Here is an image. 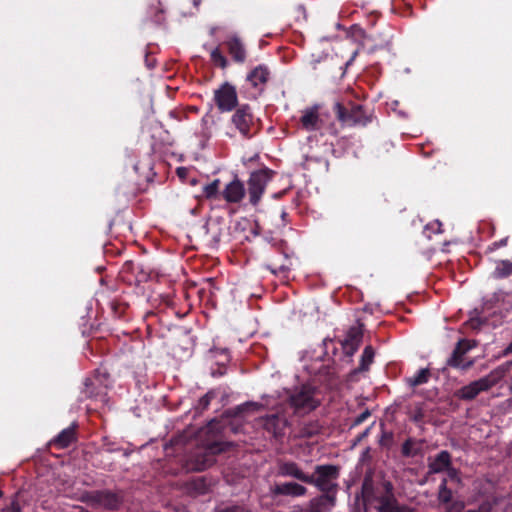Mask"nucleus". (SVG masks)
Instances as JSON below:
<instances>
[{"label": "nucleus", "mask_w": 512, "mask_h": 512, "mask_svg": "<svg viewBox=\"0 0 512 512\" xmlns=\"http://www.w3.org/2000/svg\"><path fill=\"white\" fill-rule=\"evenodd\" d=\"M264 409V405L258 402L247 401L243 404L237 405L229 410V414L233 417L242 418L247 414L258 412Z\"/></svg>", "instance_id": "26"}, {"label": "nucleus", "mask_w": 512, "mask_h": 512, "mask_svg": "<svg viewBox=\"0 0 512 512\" xmlns=\"http://www.w3.org/2000/svg\"><path fill=\"white\" fill-rule=\"evenodd\" d=\"M508 365H500L488 375L463 386L456 392V396L465 401L475 399L481 392L495 386L508 372Z\"/></svg>", "instance_id": "5"}, {"label": "nucleus", "mask_w": 512, "mask_h": 512, "mask_svg": "<svg viewBox=\"0 0 512 512\" xmlns=\"http://www.w3.org/2000/svg\"><path fill=\"white\" fill-rule=\"evenodd\" d=\"M279 258V261L270 259L268 263L265 265L266 269H268L273 274H278L279 272H284L287 270L285 264L287 260L286 255L281 254Z\"/></svg>", "instance_id": "36"}, {"label": "nucleus", "mask_w": 512, "mask_h": 512, "mask_svg": "<svg viewBox=\"0 0 512 512\" xmlns=\"http://www.w3.org/2000/svg\"><path fill=\"white\" fill-rule=\"evenodd\" d=\"M385 495L377 498L379 503L378 512H417L415 508L400 504L393 494V485L390 482L384 483Z\"/></svg>", "instance_id": "15"}, {"label": "nucleus", "mask_w": 512, "mask_h": 512, "mask_svg": "<svg viewBox=\"0 0 512 512\" xmlns=\"http://www.w3.org/2000/svg\"><path fill=\"white\" fill-rule=\"evenodd\" d=\"M210 61L214 67L223 71L227 70L230 66V60L224 54L221 45H218L210 50Z\"/></svg>", "instance_id": "28"}, {"label": "nucleus", "mask_w": 512, "mask_h": 512, "mask_svg": "<svg viewBox=\"0 0 512 512\" xmlns=\"http://www.w3.org/2000/svg\"><path fill=\"white\" fill-rule=\"evenodd\" d=\"M257 425L270 439L282 442L289 427V421L284 413L276 412L258 418Z\"/></svg>", "instance_id": "8"}, {"label": "nucleus", "mask_w": 512, "mask_h": 512, "mask_svg": "<svg viewBox=\"0 0 512 512\" xmlns=\"http://www.w3.org/2000/svg\"><path fill=\"white\" fill-rule=\"evenodd\" d=\"M275 174V171L268 167H264L250 173L247 181V192L249 202L253 207L259 205L268 183L273 179Z\"/></svg>", "instance_id": "7"}, {"label": "nucleus", "mask_w": 512, "mask_h": 512, "mask_svg": "<svg viewBox=\"0 0 512 512\" xmlns=\"http://www.w3.org/2000/svg\"><path fill=\"white\" fill-rule=\"evenodd\" d=\"M371 413L368 409L360 413L358 416H356L351 423V427H356L360 424H362L364 421H366L370 417Z\"/></svg>", "instance_id": "42"}, {"label": "nucleus", "mask_w": 512, "mask_h": 512, "mask_svg": "<svg viewBox=\"0 0 512 512\" xmlns=\"http://www.w3.org/2000/svg\"><path fill=\"white\" fill-rule=\"evenodd\" d=\"M77 428L76 423H72L69 427L63 429L51 441L50 445L57 449L68 448L72 443L77 441Z\"/></svg>", "instance_id": "20"}, {"label": "nucleus", "mask_w": 512, "mask_h": 512, "mask_svg": "<svg viewBox=\"0 0 512 512\" xmlns=\"http://www.w3.org/2000/svg\"><path fill=\"white\" fill-rule=\"evenodd\" d=\"M495 279H503L512 275V262L509 260H501L497 263L493 271Z\"/></svg>", "instance_id": "33"}, {"label": "nucleus", "mask_w": 512, "mask_h": 512, "mask_svg": "<svg viewBox=\"0 0 512 512\" xmlns=\"http://www.w3.org/2000/svg\"><path fill=\"white\" fill-rule=\"evenodd\" d=\"M363 340V324L358 323L352 326L346 332L345 338L341 341V345L346 356L352 357Z\"/></svg>", "instance_id": "16"}, {"label": "nucleus", "mask_w": 512, "mask_h": 512, "mask_svg": "<svg viewBox=\"0 0 512 512\" xmlns=\"http://www.w3.org/2000/svg\"><path fill=\"white\" fill-rule=\"evenodd\" d=\"M507 241H508V238H503V239H500L498 241H495L493 243H491L487 249H486V252L487 253H491V252H494L496 251L497 249L501 248V247H504L507 245Z\"/></svg>", "instance_id": "43"}, {"label": "nucleus", "mask_w": 512, "mask_h": 512, "mask_svg": "<svg viewBox=\"0 0 512 512\" xmlns=\"http://www.w3.org/2000/svg\"><path fill=\"white\" fill-rule=\"evenodd\" d=\"M336 503V495L334 493H322L321 495L311 499L305 512H328Z\"/></svg>", "instance_id": "19"}, {"label": "nucleus", "mask_w": 512, "mask_h": 512, "mask_svg": "<svg viewBox=\"0 0 512 512\" xmlns=\"http://www.w3.org/2000/svg\"><path fill=\"white\" fill-rule=\"evenodd\" d=\"M230 446L228 442L212 441L198 447L187 459V468L201 472L211 467L216 462V455L224 452Z\"/></svg>", "instance_id": "2"}, {"label": "nucleus", "mask_w": 512, "mask_h": 512, "mask_svg": "<svg viewBox=\"0 0 512 512\" xmlns=\"http://www.w3.org/2000/svg\"><path fill=\"white\" fill-rule=\"evenodd\" d=\"M495 504L494 500H486L477 509H469L466 512H494Z\"/></svg>", "instance_id": "41"}, {"label": "nucleus", "mask_w": 512, "mask_h": 512, "mask_svg": "<svg viewBox=\"0 0 512 512\" xmlns=\"http://www.w3.org/2000/svg\"><path fill=\"white\" fill-rule=\"evenodd\" d=\"M278 476L281 477H292L303 483L308 481V475L306 474L296 462L293 461H280L278 463Z\"/></svg>", "instance_id": "21"}, {"label": "nucleus", "mask_w": 512, "mask_h": 512, "mask_svg": "<svg viewBox=\"0 0 512 512\" xmlns=\"http://www.w3.org/2000/svg\"><path fill=\"white\" fill-rule=\"evenodd\" d=\"M213 100L220 113L232 112L240 105L236 87L227 81L214 90Z\"/></svg>", "instance_id": "11"}, {"label": "nucleus", "mask_w": 512, "mask_h": 512, "mask_svg": "<svg viewBox=\"0 0 512 512\" xmlns=\"http://www.w3.org/2000/svg\"><path fill=\"white\" fill-rule=\"evenodd\" d=\"M151 20L156 25H162L165 22L164 10L160 7L151 8Z\"/></svg>", "instance_id": "40"}, {"label": "nucleus", "mask_w": 512, "mask_h": 512, "mask_svg": "<svg viewBox=\"0 0 512 512\" xmlns=\"http://www.w3.org/2000/svg\"><path fill=\"white\" fill-rule=\"evenodd\" d=\"M227 373V366L216 365V367L211 366V376L214 378L222 377Z\"/></svg>", "instance_id": "44"}, {"label": "nucleus", "mask_w": 512, "mask_h": 512, "mask_svg": "<svg viewBox=\"0 0 512 512\" xmlns=\"http://www.w3.org/2000/svg\"><path fill=\"white\" fill-rule=\"evenodd\" d=\"M8 512H21L19 503L16 501L12 502Z\"/></svg>", "instance_id": "49"}, {"label": "nucleus", "mask_w": 512, "mask_h": 512, "mask_svg": "<svg viewBox=\"0 0 512 512\" xmlns=\"http://www.w3.org/2000/svg\"><path fill=\"white\" fill-rule=\"evenodd\" d=\"M271 75V69L267 64H258L247 72L245 82L249 85L250 96L253 99H257L265 92Z\"/></svg>", "instance_id": "10"}, {"label": "nucleus", "mask_w": 512, "mask_h": 512, "mask_svg": "<svg viewBox=\"0 0 512 512\" xmlns=\"http://www.w3.org/2000/svg\"><path fill=\"white\" fill-rule=\"evenodd\" d=\"M334 112L337 119L342 122L343 125L347 126H365L370 118L367 115L364 107L360 104L349 103V107L337 102L334 105Z\"/></svg>", "instance_id": "9"}, {"label": "nucleus", "mask_w": 512, "mask_h": 512, "mask_svg": "<svg viewBox=\"0 0 512 512\" xmlns=\"http://www.w3.org/2000/svg\"><path fill=\"white\" fill-rule=\"evenodd\" d=\"M220 189V179H214L202 188V196L208 200H220L222 198Z\"/></svg>", "instance_id": "30"}, {"label": "nucleus", "mask_w": 512, "mask_h": 512, "mask_svg": "<svg viewBox=\"0 0 512 512\" xmlns=\"http://www.w3.org/2000/svg\"><path fill=\"white\" fill-rule=\"evenodd\" d=\"M208 354L210 359L215 361V365L227 366V364L230 362V354L226 348L210 349Z\"/></svg>", "instance_id": "32"}, {"label": "nucleus", "mask_w": 512, "mask_h": 512, "mask_svg": "<svg viewBox=\"0 0 512 512\" xmlns=\"http://www.w3.org/2000/svg\"><path fill=\"white\" fill-rule=\"evenodd\" d=\"M391 44V38L385 40V43L382 46H388Z\"/></svg>", "instance_id": "50"}, {"label": "nucleus", "mask_w": 512, "mask_h": 512, "mask_svg": "<svg viewBox=\"0 0 512 512\" xmlns=\"http://www.w3.org/2000/svg\"><path fill=\"white\" fill-rule=\"evenodd\" d=\"M112 386V380L106 368L100 367L94 371L91 377H87L84 382L82 395L86 399H92L101 405L108 403L107 390Z\"/></svg>", "instance_id": "3"}, {"label": "nucleus", "mask_w": 512, "mask_h": 512, "mask_svg": "<svg viewBox=\"0 0 512 512\" xmlns=\"http://www.w3.org/2000/svg\"><path fill=\"white\" fill-rule=\"evenodd\" d=\"M369 431H370V427L366 428L362 433H360L355 441H354V444L356 445L357 443H359L360 441H362L368 434H369Z\"/></svg>", "instance_id": "48"}, {"label": "nucleus", "mask_w": 512, "mask_h": 512, "mask_svg": "<svg viewBox=\"0 0 512 512\" xmlns=\"http://www.w3.org/2000/svg\"><path fill=\"white\" fill-rule=\"evenodd\" d=\"M424 444V439L408 437L401 446V455L405 458H414L416 456H422L424 453Z\"/></svg>", "instance_id": "25"}, {"label": "nucleus", "mask_w": 512, "mask_h": 512, "mask_svg": "<svg viewBox=\"0 0 512 512\" xmlns=\"http://www.w3.org/2000/svg\"><path fill=\"white\" fill-rule=\"evenodd\" d=\"M301 126L306 131H316L321 128L322 120L319 117L318 107L314 106L303 111L300 118Z\"/></svg>", "instance_id": "24"}, {"label": "nucleus", "mask_w": 512, "mask_h": 512, "mask_svg": "<svg viewBox=\"0 0 512 512\" xmlns=\"http://www.w3.org/2000/svg\"><path fill=\"white\" fill-rule=\"evenodd\" d=\"M189 170L186 167H178L176 174L180 179H185L188 176Z\"/></svg>", "instance_id": "46"}, {"label": "nucleus", "mask_w": 512, "mask_h": 512, "mask_svg": "<svg viewBox=\"0 0 512 512\" xmlns=\"http://www.w3.org/2000/svg\"><path fill=\"white\" fill-rule=\"evenodd\" d=\"M80 500L93 509L116 512L124 504L125 493L123 490H92L84 492Z\"/></svg>", "instance_id": "1"}, {"label": "nucleus", "mask_w": 512, "mask_h": 512, "mask_svg": "<svg viewBox=\"0 0 512 512\" xmlns=\"http://www.w3.org/2000/svg\"><path fill=\"white\" fill-rule=\"evenodd\" d=\"M271 493L274 496H293L300 497L307 493L305 486L296 482H286L282 484H276L271 488Z\"/></svg>", "instance_id": "23"}, {"label": "nucleus", "mask_w": 512, "mask_h": 512, "mask_svg": "<svg viewBox=\"0 0 512 512\" xmlns=\"http://www.w3.org/2000/svg\"><path fill=\"white\" fill-rule=\"evenodd\" d=\"M362 490L364 496H368V494L372 492V485L369 483L367 479H365L363 482Z\"/></svg>", "instance_id": "47"}, {"label": "nucleus", "mask_w": 512, "mask_h": 512, "mask_svg": "<svg viewBox=\"0 0 512 512\" xmlns=\"http://www.w3.org/2000/svg\"><path fill=\"white\" fill-rule=\"evenodd\" d=\"M231 117V122L239 133L245 138H251L253 135L252 127L254 125V114L249 104L238 105Z\"/></svg>", "instance_id": "13"}, {"label": "nucleus", "mask_w": 512, "mask_h": 512, "mask_svg": "<svg viewBox=\"0 0 512 512\" xmlns=\"http://www.w3.org/2000/svg\"><path fill=\"white\" fill-rule=\"evenodd\" d=\"M452 465L451 454L447 450L440 451L434 458H428L429 474H438L446 471Z\"/></svg>", "instance_id": "22"}, {"label": "nucleus", "mask_w": 512, "mask_h": 512, "mask_svg": "<svg viewBox=\"0 0 512 512\" xmlns=\"http://www.w3.org/2000/svg\"><path fill=\"white\" fill-rule=\"evenodd\" d=\"M321 430L322 426L320 425L319 421H309L307 423H304L299 428L298 436L300 438H311L318 435L321 432Z\"/></svg>", "instance_id": "31"}, {"label": "nucleus", "mask_w": 512, "mask_h": 512, "mask_svg": "<svg viewBox=\"0 0 512 512\" xmlns=\"http://www.w3.org/2000/svg\"><path fill=\"white\" fill-rule=\"evenodd\" d=\"M374 356V348L371 345H367L362 352L358 368L354 369L351 372V375L368 371L370 369L371 364L374 361Z\"/></svg>", "instance_id": "29"}, {"label": "nucleus", "mask_w": 512, "mask_h": 512, "mask_svg": "<svg viewBox=\"0 0 512 512\" xmlns=\"http://www.w3.org/2000/svg\"><path fill=\"white\" fill-rule=\"evenodd\" d=\"M430 376V370L428 368H422L417 372L416 375L407 378L406 381L410 387H417L419 385L427 383L430 379Z\"/></svg>", "instance_id": "34"}, {"label": "nucleus", "mask_w": 512, "mask_h": 512, "mask_svg": "<svg viewBox=\"0 0 512 512\" xmlns=\"http://www.w3.org/2000/svg\"><path fill=\"white\" fill-rule=\"evenodd\" d=\"M221 45L233 63L244 65L248 61L249 51L247 44L239 34H228Z\"/></svg>", "instance_id": "12"}, {"label": "nucleus", "mask_w": 512, "mask_h": 512, "mask_svg": "<svg viewBox=\"0 0 512 512\" xmlns=\"http://www.w3.org/2000/svg\"><path fill=\"white\" fill-rule=\"evenodd\" d=\"M445 472H447V476L451 481L460 482L459 471L452 467V465Z\"/></svg>", "instance_id": "45"}, {"label": "nucleus", "mask_w": 512, "mask_h": 512, "mask_svg": "<svg viewBox=\"0 0 512 512\" xmlns=\"http://www.w3.org/2000/svg\"><path fill=\"white\" fill-rule=\"evenodd\" d=\"M286 216H287V213H286V211L283 210L282 213H281L282 219H285Z\"/></svg>", "instance_id": "51"}, {"label": "nucleus", "mask_w": 512, "mask_h": 512, "mask_svg": "<svg viewBox=\"0 0 512 512\" xmlns=\"http://www.w3.org/2000/svg\"><path fill=\"white\" fill-rule=\"evenodd\" d=\"M475 343L467 339H460L453 349L450 357L446 361V365L455 369L466 371L474 365L473 360L465 361L464 356L469 352Z\"/></svg>", "instance_id": "14"}, {"label": "nucleus", "mask_w": 512, "mask_h": 512, "mask_svg": "<svg viewBox=\"0 0 512 512\" xmlns=\"http://www.w3.org/2000/svg\"><path fill=\"white\" fill-rule=\"evenodd\" d=\"M315 394L316 389L311 385H301L288 391L287 403L296 416H304L320 405Z\"/></svg>", "instance_id": "4"}, {"label": "nucleus", "mask_w": 512, "mask_h": 512, "mask_svg": "<svg viewBox=\"0 0 512 512\" xmlns=\"http://www.w3.org/2000/svg\"><path fill=\"white\" fill-rule=\"evenodd\" d=\"M381 435L378 443L381 447L390 449L394 445V433L392 431L385 430L383 424L381 425Z\"/></svg>", "instance_id": "37"}, {"label": "nucleus", "mask_w": 512, "mask_h": 512, "mask_svg": "<svg viewBox=\"0 0 512 512\" xmlns=\"http://www.w3.org/2000/svg\"><path fill=\"white\" fill-rule=\"evenodd\" d=\"M189 488L198 494H205L209 491L210 483L205 476H200L189 482Z\"/></svg>", "instance_id": "35"}, {"label": "nucleus", "mask_w": 512, "mask_h": 512, "mask_svg": "<svg viewBox=\"0 0 512 512\" xmlns=\"http://www.w3.org/2000/svg\"><path fill=\"white\" fill-rule=\"evenodd\" d=\"M340 476V468L336 465L325 464L315 466L314 473L308 475L306 484L315 486L322 493L337 494V479Z\"/></svg>", "instance_id": "6"}, {"label": "nucleus", "mask_w": 512, "mask_h": 512, "mask_svg": "<svg viewBox=\"0 0 512 512\" xmlns=\"http://www.w3.org/2000/svg\"><path fill=\"white\" fill-rule=\"evenodd\" d=\"M126 272H129L134 275V283L136 285L145 283L150 278V274L147 271H145V269L141 265L135 264L131 261L126 262L123 265V273Z\"/></svg>", "instance_id": "27"}, {"label": "nucleus", "mask_w": 512, "mask_h": 512, "mask_svg": "<svg viewBox=\"0 0 512 512\" xmlns=\"http://www.w3.org/2000/svg\"><path fill=\"white\" fill-rule=\"evenodd\" d=\"M437 498L440 504L445 505L448 512H460L463 509L461 502L453 501V493L447 487V478L441 481Z\"/></svg>", "instance_id": "18"}, {"label": "nucleus", "mask_w": 512, "mask_h": 512, "mask_svg": "<svg viewBox=\"0 0 512 512\" xmlns=\"http://www.w3.org/2000/svg\"><path fill=\"white\" fill-rule=\"evenodd\" d=\"M509 390L512 393V384L509 386Z\"/></svg>", "instance_id": "52"}, {"label": "nucleus", "mask_w": 512, "mask_h": 512, "mask_svg": "<svg viewBox=\"0 0 512 512\" xmlns=\"http://www.w3.org/2000/svg\"><path fill=\"white\" fill-rule=\"evenodd\" d=\"M245 195V185L237 176L227 183L221 191V199L228 204H239L244 199Z\"/></svg>", "instance_id": "17"}, {"label": "nucleus", "mask_w": 512, "mask_h": 512, "mask_svg": "<svg viewBox=\"0 0 512 512\" xmlns=\"http://www.w3.org/2000/svg\"><path fill=\"white\" fill-rule=\"evenodd\" d=\"M214 398V393L213 392H207L204 396H202L199 400H198V403L197 405L195 406V409L198 413H202L203 411H205L210 403H211V400Z\"/></svg>", "instance_id": "39"}, {"label": "nucleus", "mask_w": 512, "mask_h": 512, "mask_svg": "<svg viewBox=\"0 0 512 512\" xmlns=\"http://www.w3.org/2000/svg\"><path fill=\"white\" fill-rule=\"evenodd\" d=\"M109 307L113 315L117 318H121L124 315L127 308V306L124 303L120 302L117 299L111 300L109 302Z\"/></svg>", "instance_id": "38"}]
</instances>
